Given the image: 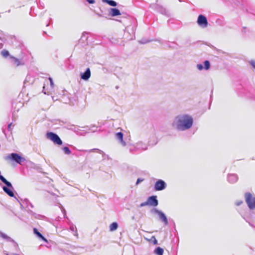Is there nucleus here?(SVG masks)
I'll list each match as a JSON object with an SVG mask.
<instances>
[{"label":"nucleus","mask_w":255,"mask_h":255,"mask_svg":"<svg viewBox=\"0 0 255 255\" xmlns=\"http://www.w3.org/2000/svg\"><path fill=\"white\" fill-rule=\"evenodd\" d=\"M193 119L188 114H180L175 117L171 126L179 131H183L190 129L193 126Z\"/></svg>","instance_id":"1"},{"label":"nucleus","mask_w":255,"mask_h":255,"mask_svg":"<svg viewBox=\"0 0 255 255\" xmlns=\"http://www.w3.org/2000/svg\"><path fill=\"white\" fill-rule=\"evenodd\" d=\"M4 158L5 160L10 159L20 165L22 164V162L26 161V159L24 157L17 153H10L8 156L5 157Z\"/></svg>","instance_id":"2"},{"label":"nucleus","mask_w":255,"mask_h":255,"mask_svg":"<svg viewBox=\"0 0 255 255\" xmlns=\"http://www.w3.org/2000/svg\"><path fill=\"white\" fill-rule=\"evenodd\" d=\"M46 138L51 140L55 144L62 145V140L60 137L55 133L53 132H47L46 134Z\"/></svg>","instance_id":"3"},{"label":"nucleus","mask_w":255,"mask_h":255,"mask_svg":"<svg viewBox=\"0 0 255 255\" xmlns=\"http://www.w3.org/2000/svg\"><path fill=\"white\" fill-rule=\"evenodd\" d=\"M246 202L251 210L255 209V197L250 192L245 193Z\"/></svg>","instance_id":"4"},{"label":"nucleus","mask_w":255,"mask_h":255,"mask_svg":"<svg viewBox=\"0 0 255 255\" xmlns=\"http://www.w3.org/2000/svg\"><path fill=\"white\" fill-rule=\"evenodd\" d=\"M158 0H156V2L150 4V7L159 12L163 15L169 16V12L165 8L163 7L162 5L157 4Z\"/></svg>","instance_id":"5"},{"label":"nucleus","mask_w":255,"mask_h":255,"mask_svg":"<svg viewBox=\"0 0 255 255\" xmlns=\"http://www.w3.org/2000/svg\"><path fill=\"white\" fill-rule=\"evenodd\" d=\"M152 212L158 215L160 220L165 225H167L168 224L167 218L162 211L156 208H154L152 210Z\"/></svg>","instance_id":"6"},{"label":"nucleus","mask_w":255,"mask_h":255,"mask_svg":"<svg viewBox=\"0 0 255 255\" xmlns=\"http://www.w3.org/2000/svg\"><path fill=\"white\" fill-rule=\"evenodd\" d=\"M197 23L199 26L202 28H206L207 27L208 24V22L206 16L203 14L199 15Z\"/></svg>","instance_id":"7"},{"label":"nucleus","mask_w":255,"mask_h":255,"mask_svg":"<svg viewBox=\"0 0 255 255\" xmlns=\"http://www.w3.org/2000/svg\"><path fill=\"white\" fill-rule=\"evenodd\" d=\"M167 184L162 179H158L154 184V190L155 191H162L166 188Z\"/></svg>","instance_id":"8"},{"label":"nucleus","mask_w":255,"mask_h":255,"mask_svg":"<svg viewBox=\"0 0 255 255\" xmlns=\"http://www.w3.org/2000/svg\"><path fill=\"white\" fill-rule=\"evenodd\" d=\"M147 202L148 203V205L153 207H156L158 204V201L157 199V196H149L147 198Z\"/></svg>","instance_id":"9"},{"label":"nucleus","mask_w":255,"mask_h":255,"mask_svg":"<svg viewBox=\"0 0 255 255\" xmlns=\"http://www.w3.org/2000/svg\"><path fill=\"white\" fill-rule=\"evenodd\" d=\"M239 179L237 174L235 173L228 174L227 175V180L231 184L236 183Z\"/></svg>","instance_id":"10"},{"label":"nucleus","mask_w":255,"mask_h":255,"mask_svg":"<svg viewBox=\"0 0 255 255\" xmlns=\"http://www.w3.org/2000/svg\"><path fill=\"white\" fill-rule=\"evenodd\" d=\"M0 237H1L3 239L5 240L7 242H12L13 244V246L14 248H16L18 247V244L16 243L12 238L8 236L5 234L0 232Z\"/></svg>","instance_id":"11"},{"label":"nucleus","mask_w":255,"mask_h":255,"mask_svg":"<svg viewBox=\"0 0 255 255\" xmlns=\"http://www.w3.org/2000/svg\"><path fill=\"white\" fill-rule=\"evenodd\" d=\"M91 77V70L89 68H87L84 72H82L80 74L81 79L87 81Z\"/></svg>","instance_id":"12"},{"label":"nucleus","mask_w":255,"mask_h":255,"mask_svg":"<svg viewBox=\"0 0 255 255\" xmlns=\"http://www.w3.org/2000/svg\"><path fill=\"white\" fill-rule=\"evenodd\" d=\"M204 66H203V65L202 64H198L197 65V67L199 70H202L204 68L205 70H207L210 67V63L208 60H205L204 62Z\"/></svg>","instance_id":"13"},{"label":"nucleus","mask_w":255,"mask_h":255,"mask_svg":"<svg viewBox=\"0 0 255 255\" xmlns=\"http://www.w3.org/2000/svg\"><path fill=\"white\" fill-rule=\"evenodd\" d=\"M33 234L41 241L48 242L47 239L35 228H33Z\"/></svg>","instance_id":"14"},{"label":"nucleus","mask_w":255,"mask_h":255,"mask_svg":"<svg viewBox=\"0 0 255 255\" xmlns=\"http://www.w3.org/2000/svg\"><path fill=\"white\" fill-rule=\"evenodd\" d=\"M2 189L5 193H6L9 196L11 197H14V194L13 192V188L8 187L7 186H3Z\"/></svg>","instance_id":"15"},{"label":"nucleus","mask_w":255,"mask_h":255,"mask_svg":"<svg viewBox=\"0 0 255 255\" xmlns=\"http://www.w3.org/2000/svg\"><path fill=\"white\" fill-rule=\"evenodd\" d=\"M135 147L137 149L145 150L147 149V145L142 141H139L136 143Z\"/></svg>","instance_id":"16"},{"label":"nucleus","mask_w":255,"mask_h":255,"mask_svg":"<svg viewBox=\"0 0 255 255\" xmlns=\"http://www.w3.org/2000/svg\"><path fill=\"white\" fill-rule=\"evenodd\" d=\"M9 58L11 59V62L12 64L16 66H18L21 65H23V63H21L18 59L14 57L13 56H10Z\"/></svg>","instance_id":"17"},{"label":"nucleus","mask_w":255,"mask_h":255,"mask_svg":"<svg viewBox=\"0 0 255 255\" xmlns=\"http://www.w3.org/2000/svg\"><path fill=\"white\" fill-rule=\"evenodd\" d=\"M124 134L122 132H117L116 134V137L120 140V143L124 146L126 145V142L123 140Z\"/></svg>","instance_id":"18"},{"label":"nucleus","mask_w":255,"mask_h":255,"mask_svg":"<svg viewBox=\"0 0 255 255\" xmlns=\"http://www.w3.org/2000/svg\"><path fill=\"white\" fill-rule=\"evenodd\" d=\"M110 15L112 16H116L121 15V12L120 10L117 8H110Z\"/></svg>","instance_id":"19"},{"label":"nucleus","mask_w":255,"mask_h":255,"mask_svg":"<svg viewBox=\"0 0 255 255\" xmlns=\"http://www.w3.org/2000/svg\"><path fill=\"white\" fill-rule=\"evenodd\" d=\"M28 212L35 219L43 220L45 218H46L45 216L42 215L36 214V213L33 212L31 210H29Z\"/></svg>","instance_id":"20"},{"label":"nucleus","mask_w":255,"mask_h":255,"mask_svg":"<svg viewBox=\"0 0 255 255\" xmlns=\"http://www.w3.org/2000/svg\"><path fill=\"white\" fill-rule=\"evenodd\" d=\"M163 249L159 247H157L154 251V254L156 255H163Z\"/></svg>","instance_id":"21"},{"label":"nucleus","mask_w":255,"mask_h":255,"mask_svg":"<svg viewBox=\"0 0 255 255\" xmlns=\"http://www.w3.org/2000/svg\"><path fill=\"white\" fill-rule=\"evenodd\" d=\"M103 2H105L108 3L109 5L112 6H116L117 5V3L115 1L113 0H102Z\"/></svg>","instance_id":"22"},{"label":"nucleus","mask_w":255,"mask_h":255,"mask_svg":"<svg viewBox=\"0 0 255 255\" xmlns=\"http://www.w3.org/2000/svg\"><path fill=\"white\" fill-rule=\"evenodd\" d=\"M118 227V224L117 222H113L110 226V230L111 231H114L117 229Z\"/></svg>","instance_id":"23"},{"label":"nucleus","mask_w":255,"mask_h":255,"mask_svg":"<svg viewBox=\"0 0 255 255\" xmlns=\"http://www.w3.org/2000/svg\"><path fill=\"white\" fill-rule=\"evenodd\" d=\"M95 151H96L97 152H98V153H99L100 154H102L103 157L104 159L105 158L106 156H107L106 155V154L105 153H104V152L102 150H101L99 149H98V148H93V149H90V150H89V152H94Z\"/></svg>","instance_id":"24"},{"label":"nucleus","mask_w":255,"mask_h":255,"mask_svg":"<svg viewBox=\"0 0 255 255\" xmlns=\"http://www.w3.org/2000/svg\"><path fill=\"white\" fill-rule=\"evenodd\" d=\"M0 54L1 55V56L6 58H7L8 56H10V55H9V52L8 50H2L1 52H0Z\"/></svg>","instance_id":"25"},{"label":"nucleus","mask_w":255,"mask_h":255,"mask_svg":"<svg viewBox=\"0 0 255 255\" xmlns=\"http://www.w3.org/2000/svg\"><path fill=\"white\" fill-rule=\"evenodd\" d=\"M62 150L64 151V153L67 155H69L71 154V151L70 148L67 146H64L62 148Z\"/></svg>","instance_id":"26"},{"label":"nucleus","mask_w":255,"mask_h":255,"mask_svg":"<svg viewBox=\"0 0 255 255\" xmlns=\"http://www.w3.org/2000/svg\"><path fill=\"white\" fill-rule=\"evenodd\" d=\"M24 202H25L26 204V207L27 208H29V207H30L31 208H33V205L32 204V203L27 199H25L24 200ZM30 210L29 209H28V211Z\"/></svg>","instance_id":"27"},{"label":"nucleus","mask_w":255,"mask_h":255,"mask_svg":"<svg viewBox=\"0 0 255 255\" xmlns=\"http://www.w3.org/2000/svg\"><path fill=\"white\" fill-rule=\"evenodd\" d=\"M70 230L72 231V232H75V234H74V235L75 236H77L78 235V234H77V230H76V228L75 226H74L73 225H71L70 227Z\"/></svg>","instance_id":"28"},{"label":"nucleus","mask_w":255,"mask_h":255,"mask_svg":"<svg viewBox=\"0 0 255 255\" xmlns=\"http://www.w3.org/2000/svg\"><path fill=\"white\" fill-rule=\"evenodd\" d=\"M152 41H153V40H150V39L146 40L145 39H141V40H140L139 41V43L140 44H146V43L151 42Z\"/></svg>","instance_id":"29"},{"label":"nucleus","mask_w":255,"mask_h":255,"mask_svg":"<svg viewBox=\"0 0 255 255\" xmlns=\"http://www.w3.org/2000/svg\"><path fill=\"white\" fill-rule=\"evenodd\" d=\"M153 245H157L158 244L157 241L154 236H152L150 239Z\"/></svg>","instance_id":"30"},{"label":"nucleus","mask_w":255,"mask_h":255,"mask_svg":"<svg viewBox=\"0 0 255 255\" xmlns=\"http://www.w3.org/2000/svg\"><path fill=\"white\" fill-rule=\"evenodd\" d=\"M87 33L86 32H84L82 34V35L81 38V40H84V39H85V40H87L88 39V37L86 36Z\"/></svg>","instance_id":"31"},{"label":"nucleus","mask_w":255,"mask_h":255,"mask_svg":"<svg viewBox=\"0 0 255 255\" xmlns=\"http://www.w3.org/2000/svg\"><path fill=\"white\" fill-rule=\"evenodd\" d=\"M144 180L143 178H138L136 182L135 185H138L140 182H142Z\"/></svg>","instance_id":"32"},{"label":"nucleus","mask_w":255,"mask_h":255,"mask_svg":"<svg viewBox=\"0 0 255 255\" xmlns=\"http://www.w3.org/2000/svg\"><path fill=\"white\" fill-rule=\"evenodd\" d=\"M48 80L50 81V86H51V88H53L54 87V82L53 81L52 78L51 77H49Z\"/></svg>","instance_id":"33"},{"label":"nucleus","mask_w":255,"mask_h":255,"mask_svg":"<svg viewBox=\"0 0 255 255\" xmlns=\"http://www.w3.org/2000/svg\"><path fill=\"white\" fill-rule=\"evenodd\" d=\"M147 205H148V203L147 202V201H146V202L141 203L139 205V207H142L147 206Z\"/></svg>","instance_id":"34"},{"label":"nucleus","mask_w":255,"mask_h":255,"mask_svg":"<svg viewBox=\"0 0 255 255\" xmlns=\"http://www.w3.org/2000/svg\"><path fill=\"white\" fill-rule=\"evenodd\" d=\"M100 10H101V13L96 12V14L98 16H100V17H105L107 18V17H106V16H105L102 14V13H103V11H102L101 9H100Z\"/></svg>","instance_id":"35"},{"label":"nucleus","mask_w":255,"mask_h":255,"mask_svg":"<svg viewBox=\"0 0 255 255\" xmlns=\"http://www.w3.org/2000/svg\"><path fill=\"white\" fill-rule=\"evenodd\" d=\"M249 63L250 65L255 69V60H251Z\"/></svg>","instance_id":"36"},{"label":"nucleus","mask_w":255,"mask_h":255,"mask_svg":"<svg viewBox=\"0 0 255 255\" xmlns=\"http://www.w3.org/2000/svg\"><path fill=\"white\" fill-rule=\"evenodd\" d=\"M86 1L90 4H93L95 3V0H87Z\"/></svg>","instance_id":"37"},{"label":"nucleus","mask_w":255,"mask_h":255,"mask_svg":"<svg viewBox=\"0 0 255 255\" xmlns=\"http://www.w3.org/2000/svg\"><path fill=\"white\" fill-rule=\"evenodd\" d=\"M242 203H243V201H238V202H236V205L237 206H239L241 205Z\"/></svg>","instance_id":"38"},{"label":"nucleus","mask_w":255,"mask_h":255,"mask_svg":"<svg viewBox=\"0 0 255 255\" xmlns=\"http://www.w3.org/2000/svg\"><path fill=\"white\" fill-rule=\"evenodd\" d=\"M12 123L8 124L7 126V129L9 131L11 130V126H12Z\"/></svg>","instance_id":"39"},{"label":"nucleus","mask_w":255,"mask_h":255,"mask_svg":"<svg viewBox=\"0 0 255 255\" xmlns=\"http://www.w3.org/2000/svg\"><path fill=\"white\" fill-rule=\"evenodd\" d=\"M62 212L64 213V217H65V216H66V211H65V209H63L62 210Z\"/></svg>","instance_id":"40"},{"label":"nucleus","mask_w":255,"mask_h":255,"mask_svg":"<svg viewBox=\"0 0 255 255\" xmlns=\"http://www.w3.org/2000/svg\"><path fill=\"white\" fill-rule=\"evenodd\" d=\"M155 41H158V42H160L161 43H162V41H161V40L160 39H156V40H155Z\"/></svg>","instance_id":"41"},{"label":"nucleus","mask_w":255,"mask_h":255,"mask_svg":"<svg viewBox=\"0 0 255 255\" xmlns=\"http://www.w3.org/2000/svg\"><path fill=\"white\" fill-rule=\"evenodd\" d=\"M3 47V44L2 43H0V49L2 48Z\"/></svg>","instance_id":"42"},{"label":"nucleus","mask_w":255,"mask_h":255,"mask_svg":"<svg viewBox=\"0 0 255 255\" xmlns=\"http://www.w3.org/2000/svg\"><path fill=\"white\" fill-rule=\"evenodd\" d=\"M168 47H172V48H176L175 46H171L170 45H168Z\"/></svg>","instance_id":"43"},{"label":"nucleus","mask_w":255,"mask_h":255,"mask_svg":"<svg viewBox=\"0 0 255 255\" xmlns=\"http://www.w3.org/2000/svg\"><path fill=\"white\" fill-rule=\"evenodd\" d=\"M119 88V86H116V89H118Z\"/></svg>","instance_id":"44"},{"label":"nucleus","mask_w":255,"mask_h":255,"mask_svg":"<svg viewBox=\"0 0 255 255\" xmlns=\"http://www.w3.org/2000/svg\"><path fill=\"white\" fill-rule=\"evenodd\" d=\"M2 32H0V39H1V35H2Z\"/></svg>","instance_id":"45"},{"label":"nucleus","mask_w":255,"mask_h":255,"mask_svg":"<svg viewBox=\"0 0 255 255\" xmlns=\"http://www.w3.org/2000/svg\"><path fill=\"white\" fill-rule=\"evenodd\" d=\"M172 44H173V45H177V44H176V43H174V42H173V43H172Z\"/></svg>","instance_id":"46"},{"label":"nucleus","mask_w":255,"mask_h":255,"mask_svg":"<svg viewBox=\"0 0 255 255\" xmlns=\"http://www.w3.org/2000/svg\"><path fill=\"white\" fill-rule=\"evenodd\" d=\"M49 23H48V24L46 25V26H49Z\"/></svg>","instance_id":"47"},{"label":"nucleus","mask_w":255,"mask_h":255,"mask_svg":"<svg viewBox=\"0 0 255 255\" xmlns=\"http://www.w3.org/2000/svg\"><path fill=\"white\" fill-rule=\"evenodd\" d=\"M10 11V9H9V10H8V11H7V12H9Z\"/></svg>","instance_id":"48"},{"label":"nucleus","mask_w":255,"mask_h":255,"mask_svg":"<svg viewBox=\"0 0 255 255\" xmlns=\"http://www.w3.org/2000/svg\"><path fill=\"white\" fill-rule=\"evenodd\" d=\"M0 32H2V31L0 30Z\"/></svg>","instance_id":"49"}]
</instances>
